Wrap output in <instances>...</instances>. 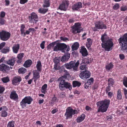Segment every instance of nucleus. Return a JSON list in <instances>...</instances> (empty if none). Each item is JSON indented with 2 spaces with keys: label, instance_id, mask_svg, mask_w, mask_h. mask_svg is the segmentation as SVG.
<instances>
[{
  "label": "nucleus",
  "instance_id": "20",
  "mask_svg": "<svg viewBox=\"0 0 127 127\" xmlns=\"http://www.w3.org/2000/svg\"><path fill=\"white\" fill-rule=\"evenodd\" d=\"M20 46L19 44H15L13 45L12 49L13 53H17L20 49Z\"/></svg>",
  "mask_w": 127,
  "mask_h": 127
},
{
  "label": "nucleus",
  "instance_id": "14",
  "mask_svg": "<svg viewBox=\"0 0 127 127\" xmlns=\"http://www.w3.org/2000/svg\"><path fill=\"white\" fill-rule=\"evenodd\" d=\"M90 76V72L87 70L82 72L79 75L81 78L84 80L89 78Z\"/></svg>",
  "mask_w": 127,
  "mask_h": 127
},
{
  "label": "nucleus",
  "instance_id": "44",
  "mask_svg": "<svg viewBox=\"0 0 127 127\" xmlns=\"http://www.w3.org/2000/svg\"><path fill=\"white\" fill-rule=\"evenodd\" d=\"M33 78L39 79L40 77L39 73L37 72H35L33 73Z\"/></svg>",
  "mask_w": 127,
  "mask_h": 127
},
{
  "label": "nucleus",
  "instance_id": "52",
  "mask_svg": "<svg viewBox=\"0 0 127 127\" xmlns=\"http://www.w3.org/2000/svg\"><path fill=\"white\" fill-rule=\"evenodd\" d=\"M5 90V88L4 87L0 85V94H2Z\"/></svg>",
  "mask_w": 127,
  "mask_h": 127
},
{
  "label": "nucleus",
  "instance_id": "39",
  "mask_svg": "<svg viewBox=\"0 0 127 127\" xmlns=\"http://www.w3.org/2000/svg\"><path fill=\"white\" fill-rule=\"evenodd\" d=\"M26 69L24 67H21L18 70V72L19 74H24L26 71Z\"/></svg>",
  "mask_w": 127,
  "mask_h": 127
},
{
  "label": "nucleus",
  "instance_id": "61",
  "mask_svg": "<svg viewBox=\"0 0 127 127\" xmlns=\"http://www.w3.org/2000/svg\"><path fill=\"white\" fill-rule=\"evenodd\" d=\"M60 97L61 98H64L65 97V93L64 92L61 93L60 95Z\"/></svg>",
  "mask_w": 127,
  "mask_h": 127
},
{
  "label": "nucleus",
  "instance_id": "34",
  "mask_svg": "<svg viewBox=\"0 0 127 127\" xmlns=\"http://www.w3.org/2000/svg\"><path fill=\"white\" fill-rule=\"evenodd\" d=\"M9 47L6 46L2 49L1 50V52L2 53L6 54L9 52Z\"/></svg>",
  "mask_w": 127,
  "mask_h": 127
},
{
  "label": "nucleus",
  "instance_id": "43",
  "mask_svg": "<svg viewBox=\"0 0 127 127\" xmlns=\"http://www.w3.org/2000/svg\"><path fill=\"white\" fill-rule=\"evenodd\" d=\"M14 122L13 121L9 122L7 125V127H15Z\"/></svg>",
  "mask_w": 127,
  "mask_h": 127
},
{
  "label": "nucleus",
  "instance_id": "28",
  "mask_svg": "<svg viewBox=\"0 0 127 127\" xmlns=\"http://www.w3.org/2000/svg\"><path fill=\"white\" fill-rule=\"evenodd\" d=\"M85 115L84 114H82L80 116H79L76 120L77 123H79L83 121L85 118Z\"/></svg>",
  "mask_w": 127,
  "mask_h": 127
},
{
  "label": "nucleus",
  "instance_id": "50",
  "mask_svg": "<svg viewBox=\"0 0 127 127\" xmlns=\"http://www.w3.org/2000/svg\"><path fill=\"white\" fill-rule=\"evenodd\" d=\"M5 21L2 18L0 17V24L1 25H3L5 24Z\"/></svg>",
  "mask_w": 127,
  "mask_h": 127
},
{
  "label": "nucleus",
  "instance_id": "17",
  "mask_svg": "<svg viewBox=\"0 0 127 127\" xmlns=\"http://www.w3.org/2000/svg\"><path fill=\"white\" fill-rule=\"evenodd\" d=\"M22 79L20 76H16L14 77L12 80V84L14 85H16L18 83L21 81Z\"/></svg>",
  "mask_w": 127,
  "mask_h": 127
},
{
  "label": "nucleus",
  "instance_id": "18",
  "mask_svg": "<svg viewBox=\"0 0 127 127\" xmlns=\"http://www.w3.org/2000/svg\"><path fill=\"white\" fill-rule=\"evenodd\" d=\"M10 98L12 100H16L19 98L16 92L15 91H13L11 92L10 95Z\"/></svg>",
  "mask_w": 127,
  "mask_h": 127
},
{
  "label": "nucleus",
  "instance_id": "35",
  "mask_svg": "<svg viewBox=\"0 0 127 127\" xmlns=\"http://www.w3.org/2000/svg\"><path fill=\"white\" fill-rule=\"evenodd\" d=\"M117 99L119 100L122 99V95L120 89H119L117 91Z\"/></svg>",
  "mask_w": 127,
  "mask_h": 127
},
{
  "label": "nucleus",
  "instance_id": "54",
  "mask_svg": "<svg viewBox=\"0 0 127 127\" xmlns=\"http://www.w3.org/2000/svg\"><path fill=\"white\" fill-rule=\"evenodd\" d=\"M60 64H55L54 68L56 70H58L60 68Z\"/></svg>",
  "mask_w": 127,
  "mask_h": 127
},
{
  "label": "nucleus",
  "instance_id": "1",
  "mask_svg": "<svg viewBox=\"0 0 127 127\" xmlns=\"http://www.w3.org/2000/svg\"><path fill=\"white\" fill-rule=\"evenodd\" d=\"M110 101V100L105 99L97 102L96 104L97 107H98L97 112L102 113L106 112L109 106Z\"/></svg>",
  "mask_w": 127,
  "mask_h": 127
},
{
  "label": "nucleus",
  "instance_id": "15",
  "mask_svg": "<svg viewBox=\"0 0 127 127\" xmlns=\"http://www.w3.org/2000/svg\"><path fill=\"white\" fill-rule=\"evenodd\" d=\"M10 70V67L7 65L2 64H0V71L4 73H7Z\"/></svg>",
  "mask_w": 127,
  "mask_h": 127
},
{
  "label": "nucleus",
  "instance_id": "38",
  "mask_svg": "<svg viewBox=\"0 0 127 127\" xmlns=\"http://www.w3.org/2000/svg\"><path fill=\"white\" fill-rule=\"evenodd\" d=\"M114 65L112 64V63H110L108 65H106L105 68L107 70H109L111 69H112Z\"/></svg>",
  "mask_w": 127,
  "mask_h": 127
},
{
  "label": "nucleus",
  "instance_id": "24",
  "mask_svg": "<svg viewBox=\"0 0 127 127\" xmlns=\"http://www.w3.org/2000/svg\"><path fill=\"white\" fill-rule=\"evenodd\" d=\"M70 57V54L68 53H66L62 58L61 61L62 62H64L65 61H67Z\"/></svg>",
  "mask_w": 127,
  "mask_h": 127
},
{
  "label": "nucleus",
  "instance_id": "8",
  "mask_svg": "<svg viewBox=\"0 0 127 127\" xmlns=\"http://www.w3.org/2000/svg\"><path fill=\"white\" fill-rule=\"evenodd\" d=\"M33 99L31 96L25 97L20 102V105L23 109L26 106V104H30L33 101Z\"/></svg>",
  "mask_w": 127,
  "mask_h": 127
},
{
  "label": "nucleus",
  "instance_id": "26",
  "mask_svg": "<svg viewBox=\"0 0 127 127\" xmlns=\"http://www.w3.org/2000/svg\"><path fill=\"white\" fill-rule=\"evenodd\" d=\"M92 40L90 38H88L87 39V42L86 44V47L89 50H91V47L92 44Z\"/></svg>",
  "mask_w": 127,
  "mask_h": 127
},
{
  "label": "nucleus",
  "instance_id": "19",
  "mask_svg": "<svg viewBox=\"0 0 127 127\" xmlns=\"http://www.w3.org/2000/svg\"><path fill=\"white\" fill-rule=\"evenodd\" d=\"M80 52L82 54V56L84 57L86 56L88 54L87 51L84 46L81 47Z\"/></svg>",
  "mask_w": 127,
  "mask_h": 127
},
{
  "label": "nucleus",
  "instance_id": "45",
  "mask_svg": "<svg viewBox=\"0 0 127 127\" xmlns=\"http://www.w3.org/2000/svg\"><path fill=\"white\" fill-rule=\"evenodd\" d=\"M1 80L4 83H6L9 81V79L8 77L2 78L1 79Z\"/></svg>",
  "mask_w": 127,
  "mask_h": 127
},
{
  "label": "nucleus",
  "instance_id": "62",
  "mask_svg": "<svg viewBox=\"0 0 127 127\" xmlns=\"http://www.w3.org/2000/svg\"><path fill=\"white\" fill-rule=\"evenodd\" d=\"M55 64H60V60L58 59H55L54 60Z\"/></svg>",
  "mask_w": 127,
  "mask_h": 127
},
{
  "label": "nucleus",
  "instance_id": "32",
  "mask_svg": "<svg viewBox=\"0 0 127 127\" xmlns=\"http://www.w3.org/2000/svg\"><path fill=\"white\" fill-rule=\"evenodd\" d=\"M42 65L40 61L39 60L37 62V64L36 65V67L37 70L39 71H41Z\"/></svg>",
  "mask_w": 127,
  "mask_h": 127
},
{
  "label": "nucleus",
  "instance_id": "25",
  "mask_svg": "<svg viewBox=\"0 0 127 127\" xmlns=\"http://www.w3.org/2000/svg\"><path fill=\"white\" fill-rule=\"evenodd\" d=\"M50 0H44L42 6L44 8H47L50 5Z\"/></svg>",
  "mask_w": 127,
  "mask_h": 127
},
{
  "label": "nucleus",
  "instance_id": "64",
  "mask_svg": "<svg viewBox=\"0 0 127 127\" xmlns=\"http://www.w3.org/2000/svg\"><path fill=\"white\" fill-rule=\"evenodd\" d=\"M120 58L121 60H123L125 58L124 55L123 54H120L119 55Z\"/></svg>",
  "mask_w": 127,
  "mask_h": 127
},
{
  "label": "nucleus",
  "instance_id": "7",
  "mask_svg": "<svg viewBox=\"0 0 127 127\" xmlns=\"http://www.w3.org/2000/svg\"><path fill=\"white\" fill-rule=\"evenodd\" d=\"M95 27L93 29L94 31L96 32L97 30L106 29L107 28V26L104 22L101 21L99 20L95 23Z\"/></svg>",
  "mask_w": 127,
  "mask_h": 127
},
{
  "label": "nucleus",
  "instance_id": "6",
  "mask_svg": "<svg viewBox=\"0 0 127 127\" xmlns=\"http://www.w3.org/2000/svg\"><path fill=\"white\" fill-rule=\"evenodd\" d=\"M56 45L53 48V51H62L63 52H64V50L66 49V51L69 50V48H67V45L64 43H61L57 42Z\"/></svg>",
  "mask_w": 127,
  "mask_h": 127
},
{
  "label": "nucleus",
  "instance_id": "59",
  "mask_svg": "<svg viewBox=\"0 0 127 127\" xmlns=\"http://www.w3.org/2000/svg\"><path fill=\"white\" fill-rule=\"evenodd\" d=\"M98 87V85L97 84H95L92 87V89L93 90H95L97 89Z\"/></svg>",
  "mask_w": 127,
  "mask_h": 127
},
{
  "label": "nucleus",
  "instance_id": "10",
  "mask_svg": "<svg viewBox=\"0 0 127 127\" xmlns=\"http://www.w3.org/2000/svg\"><path fill=\"white\" fill-rule=\"evenodd\" d=\"M10 33L7 31L2 30L0 32V38L2 41H6L10 38Z\"/></svg>",
  "mask_w": 127,
  "mask_h": 127
},
{
  "label": "nucleus",
  "instance_id": "60",
  "mask_svg": "<svg viewBox=\"0 0 127 127\" xmlns=\"http://www.w3.org/2000/svg\"><path fill=\"white\" fill-rule=\"evenodd\" d=\"M111 90V88L110 86H108L106 88L105 92L106 94H107L109 91H110Z\"/></svg>",
  "mask_w": 127,
  "mask_h": 127
},
{
  "label": "nucleus",
  "instance_id": "49",
  "mask_svg": "<svg viewBox=\"0 0 127 127\" xmlns=\"http://www.w3.org/2000/svg\"><path fill=\"white\" fill-rule=\"evenodd\" d=\"M94 81V80L93 78H91L90 79L88 80L87 82L91 85L93 83Z\"/></svg>",
  "mask_w": 127,
  "mask_h": 127
},
{
  "label": "nucleus",
  "instance_id": "9",
  "mask_svg": "<svg viewBox=\"0 0 127 127\" xmlns=\"http://www.w3.org/2000/svg\"><path fill=\"white\" fill-rule=\"evenodd\" d=\"M79 63L78 61L76 63L72 61H71L69 63L64 64L65 67L67 69H70L73 68L74 71L77 70L78 66Z\"/></svg>",
  "mask_w": 127,
  "mask_h": 127
},
{
  "label": "nucleus",
  "instance_id": "23",
  "mask_svg": "<svg viewBox=\"0 0 127 127\" xmlns=\"http://www.w3.org/2000/svg\"><path fill=\"white\" fill-rule=\"evenodd\" d=\"M32 63V62L30 59L26 61L24 64L23 66L26 68L30 67Z\"/></svg>",
  "mask_w": 127,
  "mask_h": 127
},
{
  "label": "nucleus",
  "instance_id": "41",
  "mask_svg": "<svg viewBox=\"0 0 127 127\" xmlns=\"http://www.w3.org/2000/svg\"><path fill=\"white\" fill-rule=\"evenodd\" d=\"M35 30L33 28H30L28 29V30H26L25 32L26 35V34H29L30 32H33L35 31Z\"/></svg>",
  "mask_w": 127,
  "mask_h": 127
},
{
  "label": "nucleus",
  "instance_id": "13",
  "mask_svg": "<svg viewBox=\"0 0 127 127\" xmlns=\"http://www.w3.org/2000/svg\"><path fill=\"white\" fill-rule=\"evenodd\" d=\"M29 19L30 23H35L38 21V17L37 15L35 13L32 12L30 15L28 17Z\"/></svg>",
  "mask_w": 127,
  "mask_h": 127
},
{
  "label": "nucleus",
  "instance_id": "29",
  "mask_svg": "<svg viewBox=\"0 0 127 127\" xmlns=\"http://www.w3.org/2000/svg\"><path fill=\"white\" fill-rule=\"evenodd\" d=\"M79 44L78 42H75L73 43L71 46L72 50H77L79 48Z\"/></svg>",
  "mask_w": 127,
  "mask_h": 127
},
{
  "label": "nucleus",
  "instance_id": "3",
  "mask_svg": "<svg viewBox=\"0 0 127 127\" xmlns=\"http://www.w3.org/2000/svg\"><path fill=\"white\" fill-rule=\"evenodd\" d=\"M112 40V39L110 38L101 44L102 47L104 49L105 51H109L112 49L114 44Z\"/></svg>",
  "mask_w": 127,
  "mask_h": 127
},
{
  "label": "nucleus",
  "instance_id": "4",
  "mask_svg": "<svg viewBox=\"0 0 127 127\" xmlns=\"http://www.w3.org/2000/svg\"><path fill=\"white\" fill-rule=\"evenodd\" d=\"M78 113V111L76 110L73 109L72 107L69 106L66 109V112L64 114L65 119L67 120L72 118L73 115Z\"/></svg>",
  "mask_w": 127,
  "mask_h": 127
},
{
  "label": "nucleus",
  "instance_id": "46",
  "mask_svg": "<svg viewBox=\"0 0 127 127\" xmlns=\"http://www.w3.org/2000/svg\"><path fill=\"white\" fill-rule=\"evenodd\" d=\"M24 54L21 53L18 54L17 55V58L18 59L22 60V58L24 57Z\"/></svg>",
  "mask_w": 127,
  "mask_h": 127
},
{
  "label": "nucleus",
  "instance_id": "30",
  "mask_svg": "<svg viewBox=\"0 0 127 127\" xmlns=\"http://www.w3.org/2000/svg\"><path fill=\"white\" fill-rule=\"evenodd\" d=\"M114 82L115 81L114 79L111 78H109L108 80V85L113 87Z\"/></svg>",
  "mask_w": 127,
  "mask_h": 127
},
{
  "label": "nucleus",
  "instance_id": "53",
  "mask_svg": "<svg viewBox=\"0 0 127 127\" xmlns=\"http://www.w3.org/2000/svg\"><path fill=\"white\" fill-rule=\"evenodd\" d=\"M45 41H43L41 43L40 46L42 49H43L45 47Z\"/></svg>",
  "mask_w": 127,
  "mask_h": 127
},
{
  "label": "nucleus",
  "instance_id": "31",
  "mask_svg": "<svg viewBox=\"0 0 127 127\" xmlns=\"http://www.w3.org/2000/svg\"><path fill=\"white\" fill-rule=\"evenodd\" d=\"M58 40H57L49 44L47 46V50H50L51 48V47H53L56 44L57 42H58Z\"/></svg>",
  "mask_w": 127,
  "mask_h": 127
},
{
  "label": "nucleus",
  "instance_id": "37",
  "mask_svg": "<svg viewBox=\"0 0 127 127\" xmlns=\"http://www.w3.org/2000/svg\"><path fill=\"white\" fill-rule=\"evenodd\" d=\"M48 10V8L43 9L40 8L38 10V11L40 13L44 14L47 12Z\"/></svg>",
  "mask_w": 127,
  "mask_h": 127
},
{
  "label": "nucleus",
  "instance_id": "5",
  "mask_svg": "<svg viewBox=\"0 0 127 127\" xmlns=\"http://www.w3.org/2000/svg\"><path fill=\"white\" fill-rule=\"evenodd\" d=\"M59 80L61 81L59 85V87L61 90L63 91L65 88L71 90L72 89V86L70 83L65 82L64 80L62 79V78H60Z\"/></svg>",
  "mask_w": 127,
  "mask_h": 127
},
{
  "label": "nucleus",
  "instance_id": "48",
  "mask_svg": "<svg viewBox=\"0 0 127 127\" xmlns=\"http://www.w3.org/2000/svg\"><path fill=\"white\" fill-rule=\"evenodd\" d=\"M120 7L119 4L118 3H116L113 7V8L114 10H117Z\"/></svg>",
  "mask_w": 127,
  "mask_h": 127
},
{
  "label": "nucleus",
  "instance_id": "58",
  "mask_svg": "<svg viewBox=\"0 0 127 127\" xmlns=\"http://www.w3.org/2000/svg\"><path fill=\"white\" fill-rule=\"evenodd\" d=\"M58 99L57 97H56L54 96L52 99V101L53 102H57L58 101Z\"/></svg>",
  "mask_w": 127,
  "mask_h": 127
},
{
  "label": "nucleus",
  "instance_id": "27",
  "mask_svg": "<svg viewBox=\"0 0 127 127\" xmlns=\"http://www.w3.org/2000/svg\"><path fill=\"white\" fill-rule=\"evenodd\" d=\"M25 26L24 25L22 24L21 26L20 31L21 32V34L23 37H25L26 36L25 32Z\"/></svg>",
  "mask_w": 127,
  "mask_h": 127
},
{
  "label": "nucleus",
  "instance_id": "12",
  "mask_svg": "<svg viewBox=\"0 0 127 127\" xmlns=\"http://www.w3.org/2000/svg\"><path fill=\"white\" fill-rule=\"evenodd\" d=\"M81 25L79 23H75L74 26L72 28L73 29L72 32L74 34L78 33L81 32Z\"/></svg>",
  "mask_w": 127,
  "mask_h": 127
},
{
  "label": "nucleus",
  "instance_id": "47",
  "mask_svg": "<svg viewBox=\"0 0 127 127\" xmlns=\"http://www.w3.org/2000/svg\"><path fill=\"white\" fill-rule=\"evenodd\" d=\"M64 67H65L64 64L61 67H60V68L59 70V71L60 73H61V72L62 71H64L65 72H66V71H67L65 70L64 69Z\"/></svg>",
  "mask_w": 127,
  "mask_h": 127
},
{
  "label": "nucleus",
  "instance_id": "63",
  "mask_svg": "<svg viewBox=\"0 0 127 127\" xmlns=\"http://www.w3.org/2000/svg\"><path fill=\"white\" fill-rule=\"evenodd\" d=\"M60 38L61 40L64 41H65L66 40H68V38L67 37L64 38L63 37L61 36L60 37Z\"/></svg>",
  "mask_w": 127,
  "mask_h": 127
},
{
  "label": "nucleus",
  "instance_id": "55",
  "mask_svg": "<svg viewBox=\"0 0 127 127\" xmlns=\"http://www.w3.org/2000/svg\"><path fill=\"white\" fill-rule=\"evenodd\" d=\"M5 15V13L3 11H1L0 12V17L4 18Z\"/></svg>",
  "mask_w": 127,
  "mask_h": 127
},
{
  "label": "nucleus",
  "instance_id": "33",
  "mask_svg": "<svg viewBox=\"0 0 127 127\" xmlns=\"http://www.w3.org/2000/svg\"><path fill=\"white\" fill-rule=\"evenodd\" d=\"M80 69L82 70H85V71H86L88 69L87 67L86 66V65L84 63H82L80 64Z\"/></svg>",
  "mask_w": 127,
  "mask_h": 127
},
{
  "label": "nucleus",
  "instance_id": "51",
  "mask_svg": "<svg viewBox=\"0 0 127 127\" xmlns=\"http://www.w3.org/2000/svg\"><path fill=\"white\" fill-rule=\"evenodd\" d=\"M120 10L121 11H125L127 10V6H126L123 5L121 7Z\"/></svg>",
  "mask_w": 127,
  "mask_h": 127
},
{
  "label": "nucleus",
  "instance_id": "22",
  "mask_svg": "<svg viewBox=\"0 0 127 127\" xmlns=\"http://www.w3.org/2000/svg\"><path fill=\"white\" fill-rule=\"evenodd\" d=\"M8 110L6 106L3 109L1 112V117H5L8 115V113L7 111Z\"/></svg>",
  "mask_w": 127,
  "mask_h": 127
},
{
  "label": "nucleus",
  "instance_id": "36",
  "mask_svg": "<svg viewBox=\"0 0 127 127\" xmlns=\"http://www.w3.org/2000/svg\"><path fill=\"white\" fill-rule=\"evenodd\" d=\"M73 87H79L81 85V83L80 82L77 81H74L73 82Z\"/></svg>",
  "mask_w": 127,
  "mask_h": 127
},
{
  "label": "nucleus",
  "instance_id": "56",
  "mask_svg": "<svg viewBox=\"0 0 127 127\" xmlns=\"http://www.w3.org/2000/svg\"><path fill=\"white\" fill-rule=\"evenodd\" d=\"M29 0H20L19 2L21 4H24L27 3Z\"/></svg>",
  "mask_w": 127,
  "mask_h": 127
},
{
  "label": "nucleus",
  "instance_id": "2",
  "mask_svg": "<svg viewBox=\"0 0 127 127\" xmlns=\"http://www.w3.org/2000/svg\"><path fill=\"white\" fill-rule=\"evenodd\" d=\"M118 41L121 46V50L123 51L127 50V32L120 37Z\"/></svg>",
  "mask_w": 127,
  "mask_h": 127
},
{
  "label": "nucleus",
  "instance_id": "42",
  "mask_svg": "<svg viewBox=\"0 0 127 127\" xmlns=\"http://www.w3.org/2000/svg\"><path fill=\"white\" fill-rule=\"evenodd\" d=\"M123 83L125 87L127 88V77H124L123 78Z\"/></svg>",
  "mask_w": 127,
  "mask_h": 127
},
{
  "label": "nucleus",
  "instance_id": "40",
  "mask_svg": "<svg viewBox=\"0 0 127 127\" xmlns=\"http://www.w3.org/2000/svg\"><path fill=\"white\" fill-rule=\"evenodd\" d=\"M107 36V35L105 33L102 35L101 39L102 43L105 42L106 41L105 40L106 39Z\"/></svg>",
  "mask_w": 127,
  "mask_h": 127
},
{
  "label": "nucleus",
  "instance_id": "16",
  "mask_svg": "<svg viewBox=\"0 0 127 127\" xmlns=\"http://www.w3.org/2000/svg\"><path fill=\"white\" fill-rule=\"evenodd\" d=\"M82 4L81 2H78L73 4L72 6V8L73 10H77L81 8Z\"/></svg>",
  "mask_w": 127,
  "mask_h": 127
},
{
  "label": "nucleus",
  "instance_id": "21",
  "mask_svg": "<svg viewBox=\"0 0 127 127\" xmlns=\"http://www.w3.org/2000/svg\"><path fill=\"white\" fill-rule=\"evenodd\" d=\"M15 58H13L10 59L6 61V63L8 65L13 66H14L15 61Z\"/></svg>",
  "mask_w": 127,
  "mask_h": 127
},
{
  "label": "nucleus",
  "instance_id": "57",
  "mask_svg": "<svg viewBox=\"0 0 127 127\" xmlns=\"http://www.w3.org/2000/svg\"><path fill=\"white\" fill-rule=\"evenodd\" d=\"M6 43L4 42H3L0 44V50H1L5 46Z\"/></svg>",
  "mask_w": 127,
  "mask_h": 127
},
{
  "label": "nucleus",
  "instance_id": "11",
  "mask_svg": "<svg viewBox=\"0 0 127 127\" xmlns=\"http://www.w3.org/2000/svg\"><path fill=\"white\" fill-rule=\"evenodd\" d=\"M69 1L68 0L63 1L59 5V9L61 10L66 11L68 7Z\"/></svg>",
  "mask_w": 127,
  "mask_h": 127
}]
</instances>
